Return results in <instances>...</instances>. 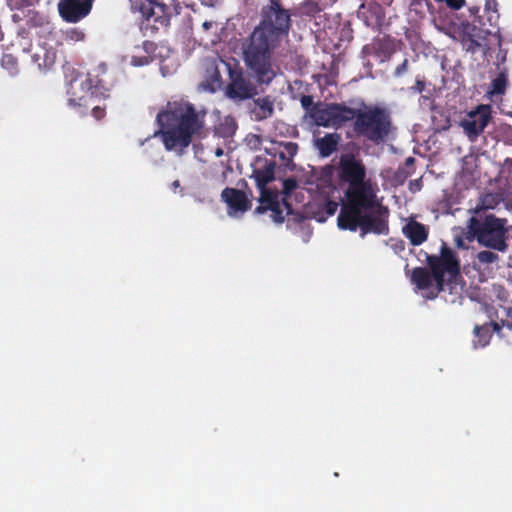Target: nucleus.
I'll return each instance as SVG.
<instances>
[{
    "label": "nucleus",
    "instance_id": "obj_1",
    "mask_svg": "<svg viewBox=\"0 0 512 512\" xmlns=\"http://www.w3.org/2000/svg\"><path fill=\"white\" fill-rule=\"evenodd\" d=\"M340 168L342 178L349 183V189L347 202L338 215V227L351 231L359 228L361 237L368 233L387 235L389 210L377 196V184L365 180V167L353 156L342 157Z\"/></svg>",
    "mask_w": 512,
    "mask_h": 512
},
{
    "label": "nucleus",
    "instance_id": "obj_2",
    "mask_svg": "<svg viewBox=\"0 0 512 512\" xmlns=\"http://www.w3.org/2000/svg\"><path fill=\"white\" fill-rule=\"evenodd\" d=\"M290 16L271 0L262 21L241 44L242 59L250 78L259 86H269L280 75L281 68L274 51L287 36Z\"/></svg>",
    "mask_w": 512,
    "mask_h": 512
},
{
    "label": "nucleus",
    "instance_id": "obj_3",
    "mask_svg": "<svg viewBox=\"0 0 512 512\" xmlns=\"http://www.w3.org/2000/svg\"><path fill=\"white\" fill-rule=\"evenodd\" d=\"M205 115V111H197L189 102H168L156 116L160 129L154 136L161 138L166 150L181 156L194 138L205 134Z\"/></svg>",
    "mask_w": 512,
    "mask_h": 512
},
{
    "label": "nucleus",
    "instance_id": "obj_4",
    "mask_svg": "<svg viewBox=\"0 0 512 512\" xmlns=\"http://www.w3.org/2000/svg\"><path fill=\"white\" fill-rule=\"evenodd\" d=\"M428 265L432 274L424 268H416L412 282L419 290L425 291L424 297L433 299L440 292H448L449 297L445 296V301L454 303L462 291L460 263L455 252L443 244L439 256L428 257Z\"/></svg>",
    "mask_w": 512,
    "mask_h": 512
},
{
    "label": "nucleus",
    "instance_id": "obj_5",
    "mask_svg": "<svg viewBox=\"0 0 512 512\" xmlns=\"http://www.w3.org/2000/svg\"><path fill=\"white\" fill-rule=\"evenodd\" d=\"M468 229L479 245L505 253L508 250L507 220L497 218L493 214L471 217Z\"/></svg>",
    "mask_w": 512,
    "mask_h": 512
},
{
    "label": "nucleus",
    "instance_id": "obj_6",
    "mask_svg": "<svg viewBox=\"0 0 512 512\" xmlns=\"http://www.w3.org/2000/svg\"><path fill=\"white\" fill-rule=\"evenodd\" d=\"M30 23L38 28L36 31L38 39L27 51L31 55L32 63L40 71H48L55 64L59 39L56 35L54 37L51 35L52 24L45 17L36 14L31 17Z\"/></svg>",
    "mask_w": 512,
    "mask_h": 512
},
{
    "label": "nucleus",
    "instance_id": "obj_7",
    "mask_svg": "<svg viewBox=\"0 0 512 512\" xmlns=\"http://www.w3.org/2000/svg\"><path fill=\"white\" fill-rule=\"evenodd\" d=\"M65 77L67 104L70 108L82 113L81 108L96 102L100 94L99 87L90 74L67 68Z\"/></svg>",
    "mask_w": 512,
    "mask_h": 512
},
{
    "label": "nucleus",
    "instance_id": "obj_8",
    "mask_svg": "<svg viewBox=\"0 0 512 512\" xmlns=\"http://www.w3.org/2000/svg\"><path fill=\"white\" fill-rule=\"evenodd\" d=\"M274 163L270 162L265 164L264 168H255L253 177L256 181L257 187L261 192L260 202L261 205L256 209V212L263 213L270 211V217L275 223H282L285 215L290 213V207L285 203L284 199L279 200L280 194L267 190L266 185L274 179Z\"/></svg>",
    "mask_w": 512,
    "mask_h": 512
},
{
    "label": "nucleus",
    "instance_id": "obj_9",
    "mask_svg": "<svg viewBox=\"0 0 512 512\" xmlns=\"http://www.w3.org/2000/svg\"><path fill=\"white\" fill-rule=\"evenodd\" d=\"M390 129L389 116L379 108L368 109L360 113L355 121V130L371 141L384 140Z\"/></svg>",
    "mask_w": 512,
    "mask_h": 512
},
{
    "label": "nucleus",
    "instance_id": "obj_10",
    "mask_svg": "<svg viewBox=\"0 0 512 512\" xmlns=\"http://www.w3.org/2000/svg\"><path fill=\"white\" fill-rule=\"evenodd\" d=\"M435 28L455 41H460L464 48L473 51L479 46L475 27L467 22H457L454 15H439L433 20Z\"/></svg>",
    "mask_w": 512,
    "mask_h": 512
},
{
    "label": "nucleus",
    "instance_id": "obj_11",
    "mask_svg": "<svg viewBox=\"0 0 512 512\" xmlns=\"http://www.w3.org/2000/svg\"><path fill=\"white\" fill-rule=\"evenodd\" d=\"M354 110L338 104L319 103L310 111V118L317 126L337 128L352 120Z\"/></svg>",
    "mask_w": 512,
    "mask_h": 512
},
{
    "label": "nucleus",
    "instance_id": "obj_12",
    "mask_svg": "<svg viewBox=\"0 0 512 512\" xmlns=\"http://www.w3.org/2000/svg\"><path fill=\"white\" fill-rule=\"evenodd\" d=\"M132 9L137 10L146 19H154L155 23L166 26L173 13L175 0H146V3H138V0H130Z\"/></svg>",
    "mask_w": 512,
    "mask_h": 512
},
{
    "label": "nucleus",
    "instance_id": "obj_13",
    "mask_svg": "<svg viewBox=\"0 0 512 512\" xmlns=\"http://www.w3.org/2000/svg\"><path fill=\"white\" fill-rule=\"evenodd\" d=\"M491 120V106L478 105L470 111L461 121L460 127L470 141L474 142L483 133Z\"/></svg>",
    "mask_w": 512,
    "mask_h": 512
},
{
    "label": "nucleus",
    "instance_id": "obj_14",
    "mask_svg": "<svg viewBox=\"0 0 512 512\" xmlns=\"http://www.w3.org/2000/svg\"><path fill=\"white\" fill-rule=\"evenodd\" d=\"M93 0H60V15L68 22H77L89 14Z\"/></svg>",
    "mask_w": 512,
    "mask_h": 512
},
{
    "label": "nucleus",
    "instance_id": "obj_15",
    "mask_svg": "<svg viewBox=\"0 0 512 512\" xmlns=\"http://www.w3.org/2000/svg\"><path fill=\"white\" fill-rule=\"evenodd\" d=\"M221 197L227 204L228 215L231 217H240L251 206L246 194L237 189L226 188L222 191Z\"/></svg>",
    "mask_w": 512,
    "mask_h": 512
},
{
    "label": "nucleus",
    "instance_id": "obj_16",
    "mask_svg": "<svg viewBox=\"0 0 512 512\" xmlns=\"http://www.w3.org/2000/svg\"><path fill=\"white\" fill-rule=\"evenodd\" d=\"M257 94V88L250 79L243 75H237L232 78L231 83L226 88V95L233 100H245Z\"/></svg>",
    "mask_w": 512,
    "mask_h": 512
},
{
    "label": "nucleus",
    "instance_id": "obj_17",
    "mask_svg": "<svg viewBox=\"0 0 512 512\" xmlns=\"http://www.w3.org/2000/svg\"><path fill=\"white\" fill-rule=\"evenodd\" d=\"M402 232L413 245L422 244L428 237V228L412 218L407 220Z\"/></svg>",
    "mask_w": 512,
    "mask_h": 512
},
{
    "label": "nucleus",
    "instance_id": "obj_18",
    "mask_svg": "<svg viewBox=\"0 0 512 512\" xmlns=\"http://www.w3.org/2000/svg\"><path fill=\"white\" fill-rule=\"evenodd\" d=\"M250 112L257 121L270 118L274 112V100L270 96L257 98L253 101Z\"/></svg>",
    "mask_w": 512,
    "mask_h": 512
},
{
    "label": "nucleus",
    "instance_id": "obj_19",
    "mask_svg": "<svg viewBox=\"0 0 512 512\" xmlns=\"http://www.w3.org/2000/svg\"><path fill=\"white\" fill-rule=\"evenodd\" d=\"M498 181L503 198H512V159L506 158L499 172Z\"/></svg>",
    "mask_w": 512,
    "mask_h": 512
},
{
    "label": "nucleus",
    "instance_id": "obj_20",
    "mask_svg": "<svg viewBox=\"0 0 512 512\" xmlns=\"http://www.w3.org/2000/svg\"><path fill=\"white\" fill-rule=\"evenodd\" d=\"M500 330V324L498 322H491L483 326H477L474 329L475 340L474 346L476 349L484 348L490 341L492 331L498 332Z\"/></svg>",
    "mask_w": 512,
    "mask_h": 512
},
{
    "label": "nucleus",
    "instance_id": "obj_21",
    "mask_svg": "<svg viewBox=\"0 0 512 512\" xmlns=\"http://www.w3.org/2000/svg\"><path fill=\"white\" fill-rule=\"evenodd\" d=\"M153 49V44L151 42L145 41L143 43V47H136L134 50V54L131 56L130 64L139 67L147 65L151 62L152 58L150 56V52Z\"/></svg>",
    "mask_w": 512,
    "mask_h": 512
},
{
    "label": "nucleus",
    "instance_id": "obj_22",
    "mask_svg": "<svg viewBox=\"0 0 512 512\" xmlns=\"http://www.w3.org/2000/svg\"><path fill=\"white\" fill-rule=\"evenodd\" d=\"M51 35L54 37L56 35L57 39H59V46L64 42L75 43L84 40L85 34L83 31L77 28H70L65 31L56 30L52 26Z\"/></svg>",
    "mask_w": 512,
    "mask_h": 512
},
{
    "label": "nucleus",
    "instance_id": "obj_23",
    "mask_svg": "<svg viewBox=\"0 0 512 512\" xmlns=\"http://www.w3.org/2000/svg\"><path fill=\"white\" fill-rule=\"evenodd\" d=\"M338 139V135L328 134L316 140V147L322 156H329L336 150Z\"/></svg>",
    "mask_w": 512,
    "mask_h": 512
},
{
    "label": "nucleus",
    "instance_id": "obj_24",
    "mask_svg": "<svg viewBox=\"0 0 512 512\" xmlns=\"http://www.w3.org/2000/svg\"><path fill=\"white\" fill-rule=\"evenodd\" d=\"M500 201V197L496 194H486L481 198L480 204L475 208V216L486 215L485 211L488 209H494Z\"/></svg>",
    "mask_w": 512,
    "mask_h": 512
},
{
    "label": "nucleus",
    "instance_id": "obj_25",
    "mask_svg": "<svg viewBox=\"0 0 512 512\" xmlns=\"http://www.w3.org/2000/svg\"><path fill=\"white\" fill-rule=\"evenodd\" d=\"M507 76L505 73H500L495 79L492 80L491 86L487 91V96L492 99L496 95H502L506 91Z\"/></svg>",
    "mask_w": 512,
    "mask_h": 512
},
{
    "label": "nucleus",
    "instance_id": "obj_26",
    "mask_svg": "<svg viewBox=\"0 0 512 512\" xmlns=\"http://www.w3.org/2000/svg\"><path fill=\"white\" fill-rule=\"evenodd\" d=\"M298 151V145L293 142H283L278 145V153L282 159L289 160L293 158Z\"/></svg>",
    "mask_w": 512,
    "mask_h": 512
},
{
    "label": "nucleus",
    "instance_id": "obj_27",
    "mask_svg": "<svg viewBox=\"0 0 512 512\" xmlns=\"http://www.w3.org/2000/svg\"><path fill=\"white\" fill-rule=\"evenodd\" d=\"M236 130V122L232 117H225L217 127L218 133L223 137H229Z\"/></svg>",
    "mask_w": 512,
    "mask_h": 512
},
{
    "label": "nucleus",
    "instance_id": "obj_28",
    "mask_svg": "<svg viewBox=\"0 0 512 512\" xmlns=\"http://www.w3.org/2000/svg\"><path fill=\"white\" fill-rule=\"evenodd\" d=\"M476 260L480 265H489L497 263L499 256L490 250H482L476 254Z\"/></svg>",
    "mask_w": 512,
    "mask_h": 512
},
{
    "label": "nucleus",
    "instance_id": "obj_29",
    "mask_svg": "<svg viewBox=\"0 0 512 512\" xmlns=\"http://www.w3.org/2000/svg\"><path fill=\"white\" fill-rule=\"evenodd\" d=\"M1 66L7 70L10 75H15L18 72L17 61L11 54L3 55Z\"/></svg>",
    "mask_w": 512,
    "mask_h": 512
},
{
    "label": "nucleus",
    "instance_id": "obj_30",
    "mask_svg": "<svg viewBox=\"0 0 512 512\" xmlns=\"http://www.w3.org/2000/svg\"><path fill=\"white\" fill-rule=\"evenodd\" d=\"M297 186V182L294 180V179H286L283 181V193L285 194V196L283 197L281 193L280 194V198L279 200L282 201V199H284V201L287 200V198L290 196V193L292 192V190H294ZM287 204V202H285Z\"/></svg>",
    "mask_w": 512,
    "mask_h": 512
},
{
    "label": "nucleus",
    "instance_id": "obj_31",
    "mask_svg": "<svg viewBox=\"0 0 512 512\" xmlns=\"http://www.w3.org/2000/svg\"><path fill=\"white\" fill-rule=\"evenodd\" d=\"M8 5L11 9H20L25 6H33L38 3L39 0H7Z\"/></svg>",
    "mask_w": 512,
    "mask_h": 512
},
{
    "label": "nucleus",
    "instance_id": "obj_32",
    "mask_svg": "<svg viewBox=\"0 0 512 512\" xmlns=\"http://www.w3.org/2000/svg\"><path fill=\"white\" fill-rule=\"evenodd\" d=\"M504 316L501 317L502 326L512 329V306L504 308Z\"/></svg>",
    "mask_w": 512,
    "mask_h": 512
},
{
    "label": "nucleus",
    "instance_id": "obj_33",
    "mask_svg": "<svg viewBox=\"0 0 512 512\" xmlns=\"http://www.w3.org/2000/svg\"><path fill=\"white\" fill-rule=\"evenodd\" d=\"M324 209L327 217L332 216L338 209V203L332 200L325 201Z\"/></svg>",
    "mask_w": 512,
    "mask_h": 512
},
{
    "label": "nucleus",
    "instance_id": "obj_34",
    "mask_svg": "<svg viewBox=\"0 0 512 512\" xmlns=\"http://www.w3.org/2000/svg\"><path fill=\"white\" fill-rule=\"evenodd\" d=\"M218 29V24L215 22V21H204L202 23V30L203 31H213L214 33L217 31Z\"/></svg>",
    "mask_w": 512,
    "mask_h": 512
},
{
    "label": "nucleus",
    "instance_id": "obj_35",
    "mask_svg": "<svg viewBox=\"0 0 512 512\" xmlns=\"http://www.w3.org/2000/svg\"><path fill=\"white\" fill-rule=\"evenodd\" d=\"M211 78H212V83H211V85H210V88H209V89H210L211 91H214V90H215V87H216V86L218 87V86L220 85V79H221V76H220L219 72H218L217 70H215V71L213 72V74H212Z\"/></svg>",
    "mask_w": 512,
    "mask_h": 512
},
{
    "label": "nucleus",
    "instance_id": "obj_36",
    "mask_svg": "<svg viewBox=\"0 0 512 512\" xmlns=\"http://www.w3.org/2000/svg\"><path fill=\"white\" fill-rule=\"evenodd\" d=\"M92 114L96 119H101L104 117L105 111L100 105H94L92 108Z\"/></svg>",
    "mask_w": 512,
    "mask_h": 512
},
{
    "label": "nucleus",
    "instance_id": "obj_37",
    "mask_svg": "<svg viewBox=\"0 0 512 512\" xmlns=\"http://www.w3.org/2000/svg\"><path fill=\"white\" fill-rule=\"evenodd\" d=\"M447 5L452 9H460L464 6L465 0H446Z\"/></svg>",
    "mask_w": 512,
    "mask_h": 512
},
{
    "label": "nucleus",
    "instance_id": "obj_38",
    "mask_svg": "<svg viewBox=\"0 0 512 512\" xmlns=\"http://www.w3.org/2000/svg\"><path fill=\"white\" fill-rule=\"evenodd\" d=\"M249 144L253 145L254 148H257L258 146H261L262 140L261 137L258 135H251L248 138Z\"/></svg>",
    "mask_w": 512,
    "mask_h": 512
},
{
    "label": "nucleus",
    "instance_id": "obj_39",
    "mask_svg": "<svg viewBox=\"0 0 512 512\" xmlns=\"http://www.w3.org/2000/svg\"><path fill=\"white\" fill-rule=\"evenodd\" d=\"M407 70V60H404L402 64H400L396 70H395V75L396 76H400L401 74H403L405 71Z\"/></svg>",
    "mask_w": 512,
    "mask_h": 512
},
{
    "label": "nucleus",
    "instance_id": "obj_40",
    "mask_svg": "<svg viewBox=\"0 0 512 512\" xmlns=\"http://www.w3.org/2000/svg\"><path fill=\"white\" fill-rule=\"evenodd\" d=\"M496 7H497V3L495 0H487L486 1V8L487 9H493V10H496Z\"/></svg>",
    "mask_w": 512,
    "mask_h": 512
},
{
    "label": "nucleus",
    "instance_id": "obj_41",
    "mask_svg": "<svg viewBox=\"0 0 512 512\" xmlns=\"http://www.w3.org/2000/svg\"><path fill=\"white\" fill-rule=\"evenodd\" d=\"M214 153L216 157H221L224 152L222 148H217Z\"/></svg>",
    "mask_w": 512,
    "mask_h": 512
},
{
    "label": "nucleus",
    "instance_id": "obj_42",
    "mask_svg": "<svg viewBox=\"0 0 512 512\" xmlns=\"http://www.w3.org/2000/svg\"><path fill=\"white\" fill-rule=\"evenodd\" d=\"M455 242H456V245H457L458 247H464V246H465L464 241H463L461 238H457V239L455 240Z\"/></svg>",
    "mask_w": 512,
    "mask_h": 512
},
{
    "label": "nucleus",
    "instance_id": "obj_43",
    "mask_svg": "<svg viewBox=\"0 0 512 512\" xmlns=\"http://www.w3.org/2000/svg\"><path fill=\"white\" fill-rule=\"evenodd\" d=\"M202 3L207 5V6H213L214 5L212 0H202Z\"/></svg>",
    "mask_w": 512,
    "mask_h": 512
},
{
    "label": "nucleus",
    "instance_id": "obj_44",
    "mask_svg": "<svg viewBox=\"0 0 512 512\" xmlns=\"http://www.w3.org/2000/svg\"><path fill=\"white\" fill-rule=\"evenodd\" d=\"M179 185H180V183H179V181H178V180H176V181H174V182L172 183V186H173V188H174V189H177V188L179 187Z\"/></svg>",
    "mask_w": 512,
    "mask_h": 512
},
{
    "label": "nucleus",
    "instance_id": "obj_45",
    "mask_svg": "<svg viewBox=\"0 0 512 512\" xmlns=\"http://www.w3.org/2000/svg\"><path fill=\"white\" fill-rule=\"evenodd\" d=\"M414 162V159L412 157L407 158L406 163L411 164Z\"/></svg>",
    "mask_w": 512,
    "mask_h": 512
},
{
    "label": "nucleus",
    "instance_id": "obj_46",
    "mask_svg": "<svg viewBox=\"0 0 512 512\" xmlns=\"http://www.w3.org/2000/svg\"><path fill=\"white\" fill-rule=\"evenodd\" d=\"M308 100H309L308 98L304 97L302 99V104L305 106L306 104H308Z\"/></svg>",
    "mask_w": 512,
    "mask_h": 512
},
{
    "label": "nucleus",
    "instance_id": "obj_47",
    "mask_svg": "<svg viewBox=\"0 0 512 512\" xmlns=\"http://www.w3.org/2000/svg\"><path fill=\"white\" fill-rule=\"evenodd\" d=\"M308 100H309L308 98L304 97L302 99V104L305 106L306 104H308Z\"/></svg>",
    "mask_w": 512,
    "mask_h": 512
},
{
    "label": "nucleus",
    "instance_id": "obj_48",
    "mask_svg": "<svg viewBox=\"0 0 512 512\" xmlns=\"http://www.w3.org/2000/svg\"><path fill=\"white\" fill-rule=\"evenodd\" d=\"M324 220H325V218H324V217H320V218H318V221H320V222H322V221H324Z\"/></svg>",
    "mask_w": 512,
    "mask_h": 512
}]
</instances>
